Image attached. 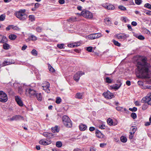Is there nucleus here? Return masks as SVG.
<instances>
[{
  "mask_svg": "<svg viewBox=\"0 0 151 151\" xmlns=\"http://www.w3.org/2000/svg\"><path fill=\"white\" fill-rule=\"evenodd\" d=\"M84 73L81 71L77 72L74 76L73 78L76 82H78L80 79V77L84 75Z\"/></svg>",
  "mask_w": 151,
  "mask_h": 151,
  "instance_id": "8",
  "label": "nucleus"
},
{
  "mask_svg": "<svg viewBox=\"0 0 151 151\" xmlns=\"http://www.w3.org/2000/svg\"><path fill=\"white\" fill-rule=\"evenodd\" d=\"M13 85L14 86L15 88H18V87L20 86V84L18 83H14Z\"/></svg>",
  "mask_w": 151,
  "mask_h": 151,
  "instance_id": "50",
  "label": "nucleus"
},
{
  "mask_svg": "<svg viewBox=\"0 0 151 151\" xmlns=\"http://www.w3.org/2000/svg\"><path fill=\"white\" fill-rule=\"evenodd\" d=\"M42 28L40 27H37L36 29V31L38 32H41L42 31Z\"/></svg>",
  "mask_w": 151,
  "mask_h": 151,
  "instance_id": "55",
  "label": "nucleus"
},
{
  "mask_svg": "<svg viewBox=\"0 0 151 151\" xmlns=\"http://www.w3.org/2000/svg\"><path fill=\"white\" fill-rule=\"evenodd\" d=\"M8 100V96L7 94L4 92L0 91V101L6 102Z\"/></svg>",
  "mask_w": 151,
  "mask_h": 151,
  "instance_id": "7",
  "label": "nucleus"
},
{
  "mask_svg": "<svg viewBox=\"0 0 151 151\" xmlns=\"http://www.w3.org/2000/svg\"><path fill=\"white\" fill-rule=\"evenodd\" d=\"M129 37L128 35H126L124 33H119L115 35L114 37L120 40L121 41H124L126 40L127 38Z\"/></svg>",
  "mask_w": 151,
  "mask_h": 151,
  "instance_id": "4",
  "label": "nucleus"
},
{
  "mask_svg": "<svg viewBox=\"0 0 151 151\" xmlns=\"http://www.w3.org/2000/svg\"><path fill=\"white\" fill-rule=\"evenodd\" d=\"M80 44L79 43H73L69 44L68 45V47H75L79 46Z\"/></svg>",
  "mask_w": 151,
  "mask_h": 151,
  "instance_id": "20",
  "label": "nucleus"
},
{
  "mask_svg": "<svg viewBox=\"0 0 151 151\" xmlns=\"http://www.w3.org/2000/svg\"><path fill=\"white\" fill-rule=\"evenodd\" d=\"M135 1L136 4L139 5L141 4L142 1V0H135Z\"/></svg>",
  "mask_w": 151,
  "mask_h": 151,
  "instance_id": "51",
  "label": "nucleus"
},
{
  "mask_svg": "<svg viewBox=\"0 0 151 151\" xmlns=\"http://www.w3.org/2000/svg\"><path fill=\"white\" fill-rule=\"evenodd\" d=\"M138 38L141 40H143L145 39V37L142 35H139L138 37Z\"/></svg>",
  "mask_w": 151,
  "mask_h": 151,
  "instance_id": "53",
  "label": "nucleus"
},
{
  "mask_svg": "<svg viewBox=\"0 0 151 151\" xmlns=\"http://www.w3.org/2000/svg\"><path fill=\"white\" fill-rule=\"evenodd\" d=\"M103 95L106 98L108 99H111L114 97L113 93L109 91H107L106 93H104Z\"/></svg>",
  "mask_w": 151,
  "mask_h": 151,
  "instance_id": "12",
  "label": "nucleus"
},
{
  "mask_svg": "<svg viewBox=\"0 0 151 151\" xmlns=\"http://www.w3.org/2000/svg\"><path fill=\"white\" fill-rule=\"evenodd\" d=\"M5 15L4 14H1L0 16V21H3L5 19Z\"/></svg>",
  "mask_w": 151,
  "mask_h": 151,
  "instance_id": "43",
  "label": "nucleus"
},
{
  "mask_svg": "<svg viewBox=\"0 0 151 151\" xmlns=\"http://www.w3.org/2000/svg\"><path fill=\"white\" fill-rule=\"evenodd\" d=\"M112 42L114 43V44L116 46L120 47L121 46V44L114 40H112Z\"/></svg>",
  "mask_w": 151,
  "mask_h": 151,
  "instance_id": "29",
  "label": "nucleus"
},
{
  "mask_svg": "<svg viewBox=\"0 0 151 151\" xmlns=\"http://www.w3.org/2000/svg\"><path fill=\"white\" fill-rule=\"evenodd\" d=\"M87 128V127L85 124H81L79 125V129L81 131H84L86 130Z\"/></svg>",
  "mask_w": 151,
  "mask_h": 151,
  "instance_id": "18",
  "label": "nucleus"
},
{
  "mask_svg": "<svg viewBox=\"0 0 151 151\" xmlns=\"http://www.w3.org/2000/svg\"><path fill=\"white\" fill-rule=\"evenodd\" d=\"M10 62L8 61H5L2 64V66H4L6 65H8L11 64Z\"/></svg>",
  "mask_w": 151,
  "mask_h": 151,
  "instance_id": "39",
  "label": "nucleus"
},
{
  "mask_svg": "<svg viewBox=\"0 0 151 151\" xmlns=\"http://www.w3.org/2000/svg\"><path fill=\"white\" fill-rule=\"evenodd\" d=\"M107 122L108 124L112 126L113 125V122L112 120L110 118L108 119L107 120Z\"/></svg>",
  "mask_w": 151,
  "mask_h": 151,
  "instance_id": "28",
  "label": "nucleus"
},
{
  "mask_svg": "<svg viewBox=\"0 0 151 151\" xmlns=\"http://www.w3.org/2000/svg\"><path fill=\"white\" fill-rule=\"evenodd\" d=\"M131 116L134 119H136L137 117L136 114L135 113H132L131 114Z\"/></svg>",
  "mask_w": 151,
  "mask_h": 151,
  "instance_id": "47",
  "label": "nucleus"
},
{
  "mask_svg": "<svg viewBox=\"0 0 151 151\" xmlns=\"http://www.w3.org/2000/svg\"><path fill=\"white\" fill-rule=\"evenodd\" d=\"M24 119L23 116L20 115H16L13 116L10 119V120L11 121H17L21 120H23Z\"/></svg>",
  "mask_w": 151,
  "mask_h": 151,
  "instance_id": "13",
  "label": "nucleus"
},
{
  "mask_svg": "<svg viewBox=\"0 0 151 151\" xmlns=\"http://www.w3.org/2000/svg\"><path fill=\"white\" fill-rule=\"evenodd\" d=\"M144 32L145 33L147 34H150V31L146 29H144Z\"/></svg>",
  "mask_w": 151,
  "mask_h": 151,
  "instance_id": "57",
  "label": "nucleus"
},
{
  "mask_svg": "<svg viewBox=\"0 0 151 151\" xmlns=\"http://www.w3.org/2000/svg\"><path fill=\"white\" fill-rule=\"evenodd\" d=\"M35 96L38 101H41L42 100V97L40 93H37Z\"/></svg>",
  "mask_w": 151,
  "mask_h": 151,
  "instance_id": "22",
  "label": "nucleus"
},
{
  "mask_svg": "<svg viewBox=\"0 0 151 151\" xmlns=\"http://www.w3.org/2000/svg\"><path fill=\"white\" fill-rule=\"evenodd\" d=\"M137 128L136 127L133 126L130 128V129L131 132L134 133L136 131Z\"/></svg>",
  "mask_w": 151,
  "mask_h": 151,
  "instance_id": "37",
  "label": "nucleus"
},
{
  "mask_svg": "<svg viewBox=\"0 0 151 151\" xmlns=\"http://www.w3.org/2000/svg\"><path fill=\"white\" fill-rule=\"evenodd\" d=\"M151 101V93H150L149 94H147V96L143 98L141 100V103H147L148 105H151L150 103Z\"/></svg>",
  "mask_w": 151,
  "mask_h": 151,
  "instance_id": "6",
  "label": "nucleus"
},
{
  "mask_svg": "<svg viewBox=\"0 0 151 151\" xmlns=\"http://www.w3.org/2000/svg\"><path fill=\"white\" fill-rule=\"evenodd\" d=\"M121 20L124 22H127V19L126 17H123L121 18Z\"/></svg>",
  "mask_w": 151,
  "mask_h": 151,
  "instance_id": "60",
  "label": "nucleus"
},
{
  "mask_svg": "<svg viewBox=\"0 0 151 151\" xmlns=\"http://www.w3.org/2000/svg\"><path fill=\"white\" fill-rule=\"evenodd\" d=\"M149 122H145V126H148L150 125V124L151 123V116H150L149 118Z\"/></svg>",
  "mask_w": 151,
  "mask_h": 151,
  "instance_id": "42",
  "label": "nucleus"
},
{
  "mask_svg": "<svg viewBox=\"0 0 151 151\" xmlns=\"http://www.w3.org/2000/svg\"><path fill=\"white\" fill-rule=\"evenodd\" d=\"M31 54L34 56H37V52L35 50L33 49L31 51Z\"/></svg>",
  "mask_w": 151,
  "mask_h": 151,
  "instance_id": "38",
  "label": "nucleus"
},
{
  "mask_svg": "<svg viewBox=\"0 0 151 151\" xmlns=\"http://www.w3.org/2000/svg\"><path fill=\"white\" fill-rule=\"evenodd\" d=\"M129 110L132 111H135L137 110V109L136 107H134L133 108H129Z\"/></svg>",
  "mask_w": 151,
  "mask_h": 151,
  "instance_id": "56",
  "label": "nucleus"
},
{
  "mask_svg": "<svg viewBox=\"0 0 151 151\" xmlns=\"http://www.w3.org/2000/svg\"><path fill=\"white\" fill-rule=\"evenodd\" d=\"M48 67L49 70L52 72H53L55 71L54 68L50 65H48Z\"/></svg>",
  "mask_w": 151,
  "mask_h": 151,
  "instance_id": "41",
  "label": "nucleus"
},
{
  "mask_svg": "<svg viewBox=\"0 0 151 151\" xmlns=\"http://www.w3.org/2000/svg\"><path fill=\"white\" fill-rule=\"evenodd\" d=\"M9 37L11 40H14L16 38L17 36L14 34H11L9 35Z\"/></svg>",
  "mask_w": 151,
  "mask_h": 151,
  "instance_id": "24",
  "label": "nucleus"
},
{
  "mask_svg": "<svg viewBox=\"0 0 151 151\" xmlns=\"http://www.w3.org/2000/svg\"><path fill=\"white\" fill-rule=\"evenodd\" d=\"M3 47L5 50H7L10 48V46L8 44L5 42L3 45Z\"/></svg>",
  "mask_w": 151,
  "mask_h": 151,
  "instance_id": "25",
  "label": "nucleus"
},
{
  "mask_svg": "<svg viewBox=\"0 0 151 151\" xmlns=\"http://www.w3.org/2000/svg\"><path fill=\"white\" fill-rule=\"evenodd\" d=\"M86 50L90 52H91L92 50V47H87Z\"/></svg>",
  "mask_w": 151,
  "mask_h": 151,
  "instance_id": "54",
  "label": "nucleus"
},
{
  "mask_svg": "<svg viewBox=\"0 0 151 151\" xmlns=\"http://www.w3.org/2000/svg\"><path fill=\"white\" fill-rule=\"evenodd\" d=\"M121 141L123 142H126L127 141V139L126 137L122 136L120 138Z\"/></svg>",
  "mask_w": 151,
  "mask_h": 151,
  "instance_id": "31",
  "label": "nucleus"
},
{
  "mask_svg": "<svg viewBox=\"0 0 151 151\" xmlns=\"http://www.w3.org/2000/svg\"><path fill=\"white\" fill-rule=\"evenodd\" d=\"M147 104H144L143 106H142V109L144 110H145V109H146L147 107Z\"/></svg>",
  "mask_w": 151,
  "mask_h": 151,
  "instance_id": "64",
  "label": "nucleus"
},
{
  "mask_svg": "<svg viewBox=\"0 0 151 151\" xmlns=\"http://www.w3.org/2000/svg\"><path fill=\"white\" fill-rule=\"evenodd\" d=\"M18 91L19 93L21 94L23 91V87L20 86L18 87Z\"/></svg>",
  "mask_w": 151,
  "mask_h": 151,
  "instance_id": "34",
  "label": "nucleus"
},
{
  "mask_svg": "<svg viewBox=\"0 0 151 151\" xmlns=\"http://www.w3.org/2000/svg\"><path fill=\"white\" fill-rule=\"evenodd\" d=\"M29 19L31 21H33L35 20V17L34 16L30 15L29 16Z\"/></svg>",
  "mask_w": 151,
  "mask_h": 151,
  "instance_id": "48",
  "label": "nucleus"
},
{
  "mask_svg": "<svg viewBox=\"0 0 151 151\" xmlns=\"http://www.w3.org/2000/svg\"><path fill=\"white\" fill-rule=\"evenodd\" d=\"M106 143H102L100 144V146L101 147L103 148L106 146Z\"/></svg>",
  "mask_w": 151,
  "mask_h": 151,
  "instance_id": "58",
  "label": "nucleus"
},
{
  "mask_svg": "<svg viewBox=\"0 0 151 151\" xmlns=\"http://www.w3.org/2000/svg\"><path fill=\"white\" fill-rule=\"evenodd\" d=\"M56 146L58 147H60L62 146V143L60 141H58L56 142Z\"/></svg>",
  "mask_w": 151,
  "mask_h": 151,
  "instance_id": "40",
  "label": "nucleus"
},
{
  "mask_svg": "<svg viewBox=\"0 0 151 151\" xmlns=\"http://www.w3.org/2000/svg\"><path fill=\"white\" fill-rule=\"evenodd\" d=\"M25 94L27 96H31L36 95V93L34 90L30 88H27L26 90Z\"/></svg>",
  "mask_w": 151,
  "mask_h": 151,
  "instance_id": "10",
  "label": "nucleus"
},
{
  "mask_svg": "<svg viewBox=\"0 0 151 151\" xmlns=\"http://www.w3.org/2000/svg\"><path fill=\"white\" fill-rule=\"evenodd\" d=\"M143 12L147 14L150 15L151 14V12L150 11L147 10H144Z\"/></svg>",
  "mask_w": 151,
  "mask_h": 151,
  "instance_id": "44",
  "label": "nucleus"
},
{
  "mask_svg": "<svg viewBox=\"0 0 151 151\" xmlns=\"http://www.w3.org/2000/svg\"><path fill=\"white\" fill-rule=\"evenodd\" d=\"M40 144L44 145H49L51 144V141L50 140L46 141L44 139H41L39 142Z\"/></svg>",
  "mask_w": 151,
  "mask_h": 151,
  "instance_id": "15",
  "label": "nucleus"
},
{
  "mask_svg": "<svg viewBox=\"0 0 151 151\" xmlns=\"http://www.w3.org/2000/svg\"><path fill=\"white\" fill-rule=\"evenodd\" d=\"M29 40L35 41L37 40V37L33 35H31L29 38Z\"/></svg>",
  "mask_w": 151,
  "mask_h": 151,
  "instance_id": "26",
  "label": "nucleus"
},
{
  "mask_svg": "<svg viewBox=\"0 0 151 151\" xmlns=\"http://www.w3.org/2000/svg\"><path fill=\"white\" fill-rule=\"evenodd\" d=\"M51 130L53 132H58L59 131V129L58 128L57 126H55L54 127L52 128Z\"/></svg>",
  "mask_w": 151,
  "mask_h": 151,
  "instance_id": "23",
  "label": "nucleus"
},
{
  "mask_svg": "<svg viewBox=\"0 0 151 151\" xmlns=\"http://www.w3.org/2000/svg\"><path fill=\"white\" fill-rule=\"evenodd\" d=\"M118 8L121 11H124L127 10L126 8L122 5L118 6Z\"/></svg>",
  "mask_w": 151,
  "mask_h": 151,
  "instance_id": "30",
  "label": "nucleus"
},
{
  "mask_svg": "<svg viewBox=\"0 0 151 151\" xmlns=\"http://www.w3.org/2000/svg\"><path fill=\"white\" fill-rule=\"evenodd\" d=\"M7 39L6 37L4 36V37H3V38H2L0 42L5 43L7 41Z\"/></svg>",
  "mask_w": 151,
  "mask_h": 151,
  "instance_id": "32",
  "label": "nucleus"
},
{
  "mask_svg": "<svg viewBox=\"0 0 151 151\" xmlns=\"http://www.w3.org/2000/svg\"><path fill=\"white\" fill-rule=\"evenodd\" d=\"M63 122L65 126L70 127L72 126V123L69 118L66 116H64L62 118Z\"/></svg>",
  "mask_w": 151,
  "mask_h": 151,
  "instance_id": "3",
  "label": "nucleus"
},
{
  "mask_svg": "<svg viewBox=\"0 0 151 151\" xmlns=\"http://www.w3.org/2000/svg\"><path fill=\"white\" fill-rule=\"evenodd\" d=\"M84 93L83 92H78L76 94L75 96V98L77 99H83V96Z\"/></svg>",
  "mask_w": 151,
  "mask_h": 151,
  "instance_id": "17",
  "label": "nucleus"
},
{
  "mask_svg": "<svg viewBox=\"0 0 151 151\" xmlns=\"http://www.w3.org/2000/svg\"><path fill=\"white\" fill-rule=\"evenodd\" d=\"M12 29H13L14 30L17 31H19L20 30V28L18 27L17 26H14L13 25H12Z\"/></svg>",
  "mask_w": 151,
  "mask_h": 151,
  "instance_id": "49",
  "label": "nucleus"
},
{
  "mask_svg": "<svg viewBox=\"0 0 151 151\" xmlns=\"http://www.w3.org/2000/svg\"><path fill=\"white\" fill-rule=\"evenodd\" d=\"M144 6L145 7L148 8L149 9H151V5L149 3L146 4Z\"/></svg>",
  "mask_w": 151,
  "mask_h": 151,
  "instance_id": "46",
  "label": "nucleus"
},
{
  "mask_svg": "<svg viewBox=\"0 0 151 151\" xmlns=\"http://www.w3.org/2000/svg\"><path fill=\"white\" fill-rule=\"evenodd\" d=\"M12 28V25H9L6 28V30H9L11 29Z\"/></svg>",
  "mask_w": 151,
  "mask_h": 151,
  "instance_id": "63",
  "label": "nucleus"
},
{
  "mask_svg": "<svg viewBox=\"0 0 151 151\" xmlns=\"http://www.w3.org/2000/svg\"><path fill=\"white\" fill-rule=\"evenodd\" d=\"M80 15H82L83 17L91 19L93 18V15L92 13L89 11L87 10H83L81 12V14H79Z\"/></svg>",
  "mask_w": 151,
  "mask_h": 151,
  "instance_id": "5",
  "label": "nucleus"
},
{
  "mask_svg": "<svg viewBox=\"0 0 151 151\" xmlns=\"http://www.w3.org/2000/svg\"><path fill=\"white\" fill-rule=\"evenodd\" d=\"M69 20L70 21H71L72 22H75L77 20L76 18V17H72L70 18Z\"/></svg>",
  "mask_w": 151,
  "mask_h": 151,
  "instance_id": "52",
  "label": "nucleus"
},
{
  "mask_svg": "<svg viewBox=\"0 0 151 151\" xmlns=\"http://www.w3.org/2000/svg\"><path fill=\"white\" fill-rule=\"evenodd\" d=\"M61 101V99L60 97H57L56 98L55 102L57 104H59Z\"/></svg>",
  "mask_w": 151,
  "mask_h": 151,
  "instance_id": "35",
  "label": "nucleus"
},
{
  "mask_svg": "<svg viewBox=\"0 0 151 151\" xmlns=\"http://www.w3.org/2000/svg\"><path fill=\"white\" fill-rule=\"evenodd\" d=\"M108 9H108V10H113L114 9V6L113 5H111V4H108Z\"/></svg>",
  "mask_w": 151,
  "mask_h": 151,
  "instance_id": "33",
  "label": "nucleus"
},
{
  "mask_svg": "<svg viewBox=\"0 0 151 151\" xmlns=\"http://www.w3.org/2000/svg\"><path fill=\"white\" fill-rule=\"evenodd\" d=\"M102 36V35L101 33H97L90 35L88 36V37L89 39L93 40L99 38Z\"/></svg>",
  "mask_w": 151,
  "mask_h": 151,
  "instance_id": "9",
  "label": "nucleus"
},
{
  "mask_svg": "<svg viewBox=\"0 0 151 151\" xmlns=\"http://www.w3.org/2000/svg\"><path fill=\"white\" fill-rule=\"evenodd\" d=\"M43 135L44 136L48 138H51L53 136L51 133L44 132L43 133Z\"/></svg>",
  "mask_w": 151,
  "mask_h": 151,
  "instance_id": "21",
  "label": "nucleus"
},
{
  "mask_svg": "<svg viewBox=\"0 0 151 151\" xmlns=\"http://www.w3.org/2000/svg\"><path fill=\"white\" fill-rule=\"evenodd\" d=\"M105 23L107 25H110L111 24V21L109 18H107L104 19Z\"/></svg>",
  "mask_w": 151,
  "mask_h": 151,
  "instance_id": "27",
  "label": "nucleus"
},
{
  "mask_svg": "<svg viewBox=\"0 0 151 151\" xmlns=\"http://www.w3.org/2000/svg\"><path fill=\"white\" fill-rule=\"evenodd\" d=\"M15 100L17 104L20 106H23V104L20 97L18 96H15Z\"/></svg>",
  "mask_w": 151,
  "mask_h": 151,
  "instance_id": "14",
  "label": "nucleus"
},
{
  "mask_svg": "<svg viewBox=\"0 0 151 151\" xmlns=\"http://www.w3.org/2000/svg\"><path fill=\"white\" fill-rule=\"evenodd\" d=\"M44 84H45L46 86H44V85L42 86V89L47 93H50V90L49 89L50 86V83L48 82L45 81L44 82Z\"/></svg>",
  "mask_w": 151,
  "mask_h": 151,
  "instance_id": "11",
  "label": "nucleus"
},
{
  "mask_svg": "<svg viewBox=\"0 0 151 151\" xmlns=\"http://www.w3.org/2000/svg\"><path fill=\"white\" fill-rule=\"evenodd\" d=\"M40 4L38 3H36L35 4V7L36 9L38 8L40 6Z\"/></svg>",
  "mask_w": 151,
  "mask_h": 151,
  "instance_id": "62",
  "label": "nucleus"
},
{
  "mask_svg": "<svg viewBox=\"0 0 151 151\" xmlns=\"http://www.w3.org/2000/svg\"><path fill=\"white\" fill-rule=\"evenodd\" d=\"M122 83L119 84H115L110 86V88L111 89H115L116 90H118L121 87Z\"/></svg>",
  "mask_w": 151,
  "mask_h": 151,
  "instance_id": "16",
  "label": "nucleus"
},
{
  "mask_svg": "<svg viewBox=\"0 0 151 151\" xmlns=\"http://www.w3.org/2000/svg\"><path fill=\"white\" fill-rule=\"evenodd\" d=\"M26 10L20 9L14 13L16 17L21 21H25L27 18V15L26 14Z\"/></svg>",
  "mask_w": 151,
  "mask_h": 151,
  "instance_id": "2",
  "label": "nucleus"
},
{
  "mask_svg": "<svg viewBox=\"0 0 151 151\" xmlns=\"http://www.w3.org/2000/svg\"><path fill=\"white\" fill-rule=\"evenodd\" d=\"M134 104L135 105L137 106H140L141 105V104H140L139 102L138 101H136L135 102Z\"/></svg>",
  "mask_w": 151,
  "mask_h": 151,
  "instance_id": "61",
  "label": "nucleus"
},
{
  "mask_svg": "<svg viewBox=\"0 0 151 151\" xmlns=\"http://www.w3.org/2000/svg\"><path fill=\"white\" fill-rule=\"evenodd\" d=\"M64 45V44H58L57 45V46L58 48L62 49L63 48Z\"/></svg>",
  "mask_w": 151,
  "mask_h": 151,
  "instance_id": "59",
  "label": "nucleus"
},
{
  "mask_svg": "<svg viewBox=\"0 0 151 151\" xmlns=\"http://www.w3.org/2000/svg\"><path fill=\"white\" fill-rule=\"evenodd\" d=\"M116 110H117L118 111H123V107H116Z\"/></svg>",
  "mask_w": 151,
  "mask_h": 151,
  "instance_id": "45",
  "label": "nucleus"
},
{
  "mask_svg": "<svg viewBox=\"0 0 151 151\" xmlns=\"http://www.w3.org/2000/svg\"><path fill=\"white\" fill-rule=\"evenodd\" d=\"M146 60V58H142L141 61L137 62V66L139 76L143 78H147L146 80V83L150 84L151 79H148L150 77V75H149L150 71L149 70L150 64L147 62Z\"/></svg>",
  "mask_w": 151,
  "mask_h": 151,
  "instance_id": "1",
  "label": "nucleus"
},
{
  "mask_svg": "<svg viewBox=\"0 0 151 151\" xmlns=\"http://www.w3.org/2000/svg\"><path fill=\"white\" fill-rule=\"evenodd\" d=\"M113 81L109 77H107L106 78V82L108 83H111Z\"/></svg>",
  "mask_w": 151,
  "mask_h": 151,
  "instance_id": "36",
  "label": "nucleus"
},
{
  "mask_svg": "<svg viewBox=\"0 0 151 151\" xmlns=\"http://www.w3.org/2000/svg\"><path fill=\"white\" fill-rule=\"evenodd\" d=\"M96 136L98 138H100L103 137V135L101 133L99 130H97L96 132Z\"/></svg>",
  "mask_w": 151,
  "mask_h": 151,
  "instance_id": "19",
  "label": "nucleus"
}]
</instances>
